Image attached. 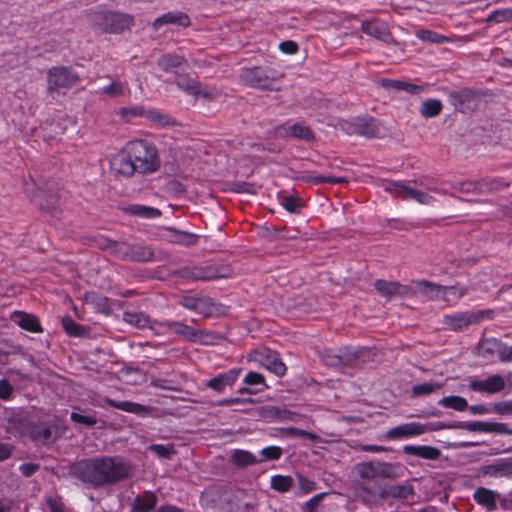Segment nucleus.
Listing matches in <instances>:
<instances>
[{"instance_id":"e433bc0d","label":"nucleus","mask_w":512,"mask_h":512,"mask_svg":"<svg viewBox=\"0 0 512 512\" xmlns=\"http://www.w3.org/2000/svg\"><path fill=\"white\" fill-rule=\"evenodd\" d=\"M177 87L187 94L194 95L199 91V83L185 74H180L175 79Z\"/></svg>"},{"instance_id":"dca6fc26","label":"nucleus","mask_w":512,"mask_h":512,"mask_svg":"<svg viewBox=\"0 0 512 512\" xmlns=\"http://www.w3.org/2000/svg\"><path fill=\"white\" fill-rule=\"evenodd\" d=\"M375 289L381 296L387 299H390L394 296L404 297L410 292V289L407 286H404L398 282H388L385 280H377L375 282Z\"/></svg>"},{"instance_id":"cd10ccee","label":"nucleus","mask_w":512,"mask_h":512,"mask_svg":"<svg viewBox=\"0 0 512 512\" xmlns=\"http://www.w3.org/2000/svg\"><path fill=\"white\" fill-rule=\"evenodd\" d=\"M414 490L411 485H391L380 493V498L385 499L388 497L396 499H408L413 496Z\"/></svg>"},{"instance_id":"09e8293b","label":"nucleus","mask_w":512,"mask_h":512,"mask_svg":"<svg viewBox=\"0 0 512 512\" xmlns=\"http://www.w3.org/2000/svg\"><path fill=\"white\" fill-rule=\"evenodd\" d=\"M260 455L262 456L259 458L261 462L268 460H278L282 455V449L278 446H268L260 451Z\"/></svg>"},{"instance_id":"2f4dec72","label":"nucleus","mask_w":512,"mask_h":512,"mask_svg":"<svg viewBox=\"0 0 512 512\" xmlns=\"http://www.w3.org/2000/svg\"><path fill=\"white\" fill-rule=\"evenodd\" d=\"M167 238L169 241L190 246L194 245L197 242V236L185 231H179L173 228H169Z\"/></svg>"},{"instance_id":"052dcab7","label":"nucleus","mask_w":512,"mask_h":512,"mask_svg":"<svg viewBox=\"0 0 512 512\" xmlns=\"http://www.w3.org/2000/svg\"><path fill=\"white\" fill-rule=\"evenodd\" d=\"M181 305L193 311H199L203 305V300L194 297H183Z\"/></svg>"},{"instance_id":"7ed1b4c3","label":"nucleus","mask_w":512,"mask_h":512,"mask_svg":"<svg viewBox=\"0 0 512 512\" xmlns=\"http://www.w3.org/2000/svg\"><path fill=\"white\" fill-rule=\"evenodd\" d=\"M240 78L245 85L255 89L279 90L276 73L270 68H245L242 69Z\"/></svg>"},{"instance_id":"4c0bfd02","label":"nucleus","mask_w":512,"mask_h":512,"mask_svg":"<svg viewBox=\"0 0 512 512\" xmlns=\"http://www.w3.org/2000/svg\"><path fill=\"white\" fill-rule=\"evenodd\" d=\"M438 404L456 411H464L468 407L466 399L460 396L443 397Z\"/></svg>"},{"instance_id":"603ef678","label":"nucleus","mask_w":512,"mask_h":512,"mask_svg":"<svg viewBox=\"0 0 512 512\" xmlns=\"http://www.w3.org/2000/svg\"><path fill=\"white\" fill-rule=\"evenodd\" d=\"M171 321H151L148 325V328H150L156 335H170L171 332Z\"/></svg>"},{"instance_id":"9b49d317","label":"nucleus","mask_w":512,"mask_h":512,"mask_svg":"<svg viewBox=\"0 0 512 512\" xmlns=\"http://www.w3.org/2000/svg\"><path fill=\"white\" fill-rule=\"evenodd\" d=\"M118 253L124 260H131L137 262L151 261L154 257V251L151 247L134 244V245H121Z\"/></svg>"},{"instance_id":"a878e982","label":"nucleus","mask_w":512,"mask_h":512,"mask_svg":"<svg viewBox=\"0 0 512 512\" xmlns=\"http://www.w3.org/2000/svg\"><path fill=\"white\" fill-rule=\"evenodd\" d=\"M14 322L22 329L29 332L38 333L42 331L38 318L33 314L24 312L15 313Z\"/></svg>"},{"instance_id":"864d4df0","label":"nucleus","mask_w":512,"mask_h":512,"mask_svg":"<svg viewBox=\"0 0 512 512\" xmlns=\"http://www.w3.org/2000/svg\"><path fill=\"white\" fill-rule=\"evenodd\" d=\"M417 36L419 37V39L422 42L435 43V44H442V43L454 41L450 37H447L443 34H417Z\"/></svg>"},{"instance_id":"473e14b6","label":"nucleus","mask_w":512,"mask_h":512,"mask_svg":"<svg viewBox=\"0 0 512 512\" xmlns=\"http://www.w3.org/2000/svg\"><path fill=\"white\" fill-rule=\"evenodd\" d=\"M144 118L161 127L173 125L175 123L174 119L170 115L162 113L157 109H146Z\"/></svg>"},{"instance_id":"2eb2a0df","label":"nucleus","mask_w":512,"mask_h":512,"mask_svg":"<svg viewBox=\"0 0 512 512\" xmlns=\"http://www.w3.org/2000/svg\"><path fill=\"white\" fill-rule=\"evenodd\" d=\"M241 369H230L225 373L218 374L214 378L207 381L206 386L216 392H223L227 386H232L240 375Z\"/></svg>"},{"instance_id":"f03ea898","label":"nucleus","mask_w":512,"mask_h":512,"mask_svg":"<svg viewBox=\"0 0 512 512\" xmlns=\"http://www.w3.org/2000/svg\"><path fill=\"white\" fill-rule=\"evenodd\" d=\"M126 153L133 161L137 173L148 174L155 172L160 165L157 150L144 140H134L126 145Z\"/></svg>"},{"instance_id":"ea45409f","label":"nucleus","mask_w":512,"mask_h":512,"mask_svg":"<svg viewBox=\"0 0 512 512\" xmlns=\"http://www.w3.org/2000/svg\"><path fill=\"white\" fill-rule=\"evenodd\" d=\"M128 211L132 215L146 219L156 218L161 215L158 209L144 205H132L129 207Z\"/></svg>"},{"instance_id":"aec40b11","label":"nucleus","mask_w":512,"mask_h":512,"mask_svg":"<svg viewBox=\"0 0 512 512\" xmlns=\"http://www.w3.org/2000/svg\"><path fill=\"white\" fill-rule=\"evenodd\" d=\"M230 462L238 469H244L249 466L261 463L259 457L252 452L243 449H234L230 454Z\"/></svg>"},{"instance_id":"37998d69","label":"nucleus","mask_w":512,"mask_h":512,"mask_svg":"<svg viewBox=\"0 0 512 512\" xmlns=\"http://www.w3.org/2000/svg\"><path fill=\"white\" fill-rule=\"evenodd\" d=\"M62 326L65 332L70 336L80 337L86 333L85 328L75 323L70 316L62 318Z\"/></svg>"},{"instance_id":"69168bd1","label":"nucleus","mask_w":512,"mask_h":512,"mask_svg":"<svg viewBox=\"0 0 512 512\" xmlns=\"http://www.w3.org/2000/svg\"><path fill=\"white\" fill-rule=\"evenodd\" d=\"M360 132L366 137H373L377 132L375 121L373 119L365 121L363 123V128L360 130Z\"/></svg>"},{"instance_id":"6e6552de","label":"nucleus","mask_w":512,"mask_h":512,"mask_svg":"<svg viewBox=\"0 0 512 512\" xmlns=\"http://www.w3.org/2000/svg\"><path fill=\"white\" fill-rule=\"evenodd\" d=\"M79 77L70 68L53 67L48 71V90L67 89L77 83Z\"/></svg>"},{"instance_id":"6e6d98bb","label":"nucleus","mask_w":512,"mask_h":512,"mask_svg":"<svg viewBox=\"0 0 512 512\" xmlns=\"http://www.w3.org/2000/svg\"><path fill=\"white\" fill-rule=\"evenodd\" d=\"M149 450L165 459H170L171 456L175 453L172 446H166L162 444H152L149 446Z\"/></svg>"},{"instance_id":"f704fd0d","label":"nucleus","mask_w":512,"mask_h":512,"mask_svg":"<svg viewBox=\"0 0 512 512\" xmlns=\"http://www.w3.org/2000/svg\"><path fill=\"white\" fill-rule=\"evenodd\" d=\"M183 63V58L178 55L166 54L157 60V65L165 72H174Z\"/></svg>"},{"instance_id":"c85d7f7f","label":"nucleus","mask_w":512,"mask_h":512,"mask_svg":"<svg viewBox=\"0 0 512 512\" xmlns=\"http://www.w3.org/2000/svg\"><path fill=\"white\" fill-rule=\"evenodd\" d=\"M170 328V334L181 336L184 339L192 342L197 341L199 339V336L201 335L200 331L179 321H171Z\"/></svg>"},{"instance_id":"412c9836","label":"nucleus","mask_w":512,"mask_h":512,"mask_svg":"<svg viewBox=\"0 0 512 512\" xmlns=\"http://www.w3.org/2000/svg\"><path fill=\"white\" fill-rule=\"evenodd\" d=\"M378 84L388 90L405 91L409 94H418L424 90V86H419L396 79L383 78L378 81Z\"/></svg>"},{"instance_id":"6ab92c4d","label":"nucleus","mask_w":512,"mask_h":512,"mask_svg":"<svg viewBox=\"0 0 512 512\" xmlns=\"http://www.w3.org/2000/svg\"><path fill=\"white\" fill-rule=\"evenodd\" d=\"M105 25L109 26L112 32L128 30L133 25V17L118 12H110L105 16Z\"/></svg>"},{"instance_id":"49530a36","label":"nucleus","mask_w":512,"mask_h":512,"mask_svg":"<svg viewBox=\"0 0 512 512\" xmlns=\"http://www.w3.org/2000/svg\"><path fill=\"white\" fill-rule=\"evenodd\" d=\"M472 94L468 90L455 91L450 94L451 102L458 110H464V102L471 98Z\"/></svg>"},{"instance_id":"f257e3e1","label":"nucleus","mask_w":512,"mask_h":512,"mask_svg":"<svg viewBox=\"0 0 512 512\" xmlns=\"http://www.w3.org/2000/svg\"><path fill=\"white\" fill-rule=\"evenodd\" d=\"M70 473L85 484L100 487L129 477L130 466L120 457L103 456L74 463Z\"/></svg>"},{"instance_id":"79ce46f5","label":"nucleus","mask_w":512,"mask_h":512,"mask_svg":"<svg viewBox=\"0 0 512 512\" xmlns=\"http://www.w3.org/2000/svg\"><path fill=\"white\" fill-rule=\"evenodd\" d=\"M442 300L448 304L456 303L464 294L465 289L456 286H442Z\"/></svg>"},{"instance_id":"bf43d9fd","label":"nucleus","mask_w":512,"mask_h":512,"mask_svg":"<svg viewBox=\"0 0 512 512\" xmlns=\"http://www.w3.org/2000/svg\"><path fill=\"white\" fill-rule=\"evenodd\" d=\"M492 411L501 415H512V400L495 403Z\"/></svg>"},{"instance_id":"338daca9","label":"nucleus","mask_w":512,"mask_h":512,"mask_svg":"<svg viewBox=\"0 0 512 512\" xmlns=\"http://www.w3.org/2000/svg\"><path fill=\"white\" fill-rule=\"evenodd\" d=\"M279 49L285 54H295L298 51V45L292 40L284 41L279 44Z\"/></svg>"},{"instance_id":"e2e57ef3","label":"nucleus","mask_w":512,"mask_h":512,"mask_svg":"<svg viewBox=\"0 0 512 512\" xmlns=\"http://www.w3.org/2000/svg\"><path fill=\"white\" fill-rule=\"evenodd\" d=\"M145 112H146V109L141 106H136V107H132V108L124 107V108H121V110H120V114L126 118L137 117V116L144 117Z\"/></svg>"},{"instance_id":"4d7b16f0","label":"nucleus","mask_w":512,"mask_h":512,"mask_svg":"<svg viewBox=\"0 0 512 512\" xmlns=\"http://www.w3.org/2000/svg\"><path fill=\"white\" fill-rule=\"evenodd\" d=\"M70 418L73 422L83 424L85 426H94L97 422L95 416L83 415L77 412H72Z\"/></svg>"},{"instance_id":"774afa93","label":"nucleus","mask_w":512,"mask_h":512,"mask_svg":"<svg viewBox=\"0 0 512 512\" xmlns=\"http://www.w3.org/2000/svg\"><path fill=\"white\" fill-rule=\"evenodd\" d=\"M13 387L7 380H0V398L7 400L11 396Z\"/></svg>"},{"instance_id":"ddd939ff","label":"nucleus","mask_w":512,"mask_h":512,"mask_svg":"<svg viewBox=\"0 0 512 512\" xmlns=\"http://www.w3.org/2000/svg\"><path fill=\"white\" fill-rule=\"evenodd\" d=\"M277 134L282 137H292L304 141H312L315 138L313 131L304 122H297L289 127H280Z\"/></svg>"},{"instance_id":"7c9ffc66","label":"nucleus","mask_w":512,"mask_h":512,"mask_svg":"<svg viewBox=\"0 0 512 512\" xmlns=\"http://www.w3.org/2000/svg\"><path fill=\"white\" fill-rule=\"evenodd\" d=\"M485 474L494 477L509 476L512 474V462L507 459H501L485 467Z\"/></svg>"},{"instance_id":"20e7f679","label":"nucleus","mask_w":512,"mask_h":512,"mask_svg":"<svg viewBox=\"0 0 512 512\" xmlns=\"http://www.w3.org/2000/svg\"><path fill=\"white\" fill-rule=\"evenodd\" d=\"M354 473L359 478L354 483V490L364 503L371 504L376 500L375 491L365 484V481L372 480L377 477L375 462H361L354 466Z\"/></svg>"},{"instance_id":"b1692460","label":"nucleus","mask_w":512,"mask_h":512,"mask_svg":"<svg viewBox=\"0 0 512 512\" xmlns=\"http://www.w3.org/2000/svg\"><path fill=\"white\" fill-rule=\"evenodd\" d=\"M403 451L407 455L417 456L423 459L435 460L440 456V451L432 446L421 445H405Z\"/></svg>"},{"instance_id":"4be33fe9","label":"nucleus","mask_w":512,"mask_h":512,"mask_svg":"<svg viewBox=\"0 0 512 512\" xmlns=\"http://www.w3.org/2000/svg\"><path fill=\"white\" fill-rule=\"evenodd\" d=\"M157 504V496L151 491L138 495L132 503V512H150Z\"/></svg>"},{"instance_id":"1a4fd4ad","label":"nucleus","mask_w":512,"mask_h":512,"mask_svg":"<svg viewBox=\"0 0 512 512\" xmlns=\"http://www.w3.org/2000/svg\"><path fill=\"white\" fill-rule=\"evenodd\" d=\"M486 312L484 311H466V312H457L451 315H445L443 317V323L454 331H460L467 328L470 325H474L479 323Z\"/></svg>"},{"instance_id":"58836bf2","label":"nucleus","mask_w":512,"mask_h":512,"mask_svg":"<svg viewBox=\"0 0 512 512\" xmlns=\"http://www.w3.org/2000/svg\"><path fill=\"white\" fill-rule=\"evenodd\" d=\"M271 488L277 492L285 493L293 485V479L290 476L274 475L270 481Z\"/></svg>"},{"instance_id":"bb28decb","label":"nucleus","mask_w":512,"mask_h":512,"mask_svg":"<svg viewBox=\"0 0 512 512\" xmlns=\"http://www.w3.org/2000/svg\"><path fill=\"white\" fill-rule=\"evenodd\" d=\"M377 477L399 478L403 474V467L400 464L389 462H375Z\"/></svg>"},{"instance_id":"f8f14e48","label":"nucleus","mask_w":512,"mask_h":512,"mask_svg":"<svg viewBox=\"0 0 512 512\" xmlns=\"http://www.w3.org/2000/svg\"><path fill=\"white\" fill-rule=\"evenodd\" d=\"M505 383L506 381L501 375L495 374L483 380L472 379L469 387L476 392L494 394L502 391Z\"/></svg>"},{"instance_id":"0eeeda50","label":"nucleus","mask_w":512,"mask_h":512,"mask_svg":"<svg viewBox=\"0 0 512 512\" xmlns=\"http://www.w3.org/2000/svg\"><path fill=\"white\" fill-rule=\"evenodd\" d=\"M384 188L395 196L401 197L404 200H414L422 205H429L433 201V197L428 193L410 187L403 182H388Z\"/></svg>"},{"instance_id":"72a5a7b5","label":"nucleus","mask_w":512,"mask_h":512,"mask_svg":"<svg viewBox=\"0 0 512 512\" xmlns=\"http://www.w3.org/2000/svg\"><path fill=\"white\" fill-rule=\"evenodd\" d=\"M123 320L136 328H146L150 324V318L143 312L126 311Z\"/></svg>"},{"instance_id":"680f3d73","label":"nucleus","mask_w":512,"mask_h":512,"mask_svg":"<svg viewBox=\"0 0 512 512\" xmlns=\"http://www.w3.org/2000/svg\"><path fill=\"white\" fill-rule=\"evenodd\" d=\"M288 432L292 436L306 438V439H309L312 442H318L320 440V437L318 435L313 434V433L308 432V431H305V430H302V429L290 428L288 430Z\"/></svg>"},{"instance_id":"13d9d810","label":"nucleus","mask_w":512,"mask_h":512,"mask_svg":"<svg viewBox=\"0 0 512 512\" xmlns=\"http://www.w3.org/2000/svg\"><path fill=\"white\" fill-rule=\"evenodd\" d=\"M221 94L220 90L216 87H201L199 85V91L194 94V96H200L202 98L213 100L219 97Z\"/></svg>"},{"instance_id":"5fc2aeb1","label":"nucleus","mask_w":512,"mask_h":512,"mask_svg":"<svg viewBox=\"0 0 512 512\" xmlns=\"http://www.w3.org/2000/svg\"><path fill=\"white\" fill-rule=\"evenodd\" d=\"M309 181L313 184H320V183L341 184V183L347 182V180L342 177L322 176V175L311 176L309 178Z\"/></svg>"},{"instance_id":"8fccbe9b","label":"nucleus","mask_w":512,"mask_h":512,"mask_svg":"<svg viewBox=\"0 0 512 512\" xmlns=\"http://www.w3.org/2000/svg\"><path fill=\"white\" fill-rule=\"evenodd\" d=\"M243 382L251 388H252V386H258V385H262L263 388H267L264 376L257 372H252V371L248 372L245 375Z\"/></svg>"},{"instance_id":"4468645a","label":"nucleus","mask_w":512,"mask_h":512,"mask_svg":"<svg viewBox=\"0 0 512 512\" xmlns=\"http://www.w3.org/2000/svg\"><path fill=\"white\" fill-rule=\"evenodd\" d=\"M104 401L113 408L125 411L127 413L135 414L140 417L150 416L153 411L152 407L145 406L136 402L115 401L110 398H105Z\"/></svg>"},{"instance_id":"de8ad7c7","label":"nucleus","mask_w":512,"mask_h":512,"mask_svg":"<svg viewBox=\"0 0 512 512\" xmlns=\"http://www.w3.org/2000/svg\"><path fill=\"white\" fill-rule=\"evenodd\" d=\"M441 384L437 383H421L412 387V393L415 396L429 395L441 388Z\"/></svg>"},{"instance_id":"f3484780","label":"nucleus","mask_w":512,"mask_h":512,"mask_svg":"<svg viewBox=\"0 0 512 512\" xmlns=\"http://www.w3.org/2000/svg\"><path fill=\"white\" fill-rule=\"evenodd\" d=\"M443 288L433 282L426 280L416 281L413 283V292L428 300L442 299Z\"/></svg>"},{"instance_id":"c9c22d12","label":"nucleus","mask_w":512,"mask_h":512,"mask_svg":"<svg viewBox=\"0 0 512 512\" xmlns=\"http://www.w3.org/2000/svg\"><path fill=\"white\" fill-rule=\"evenodd\" d=\"M223 273L218 272L214 267L196 268L191 272L190 277L194 280L209 281L224 277Z\"/></svg>"},{"instance_id":"c03bdc74","label":"nucleus","mask_w":512,"mask_h":512,"mask_svg":"<svg viewBox=\"0 0 512 512\" xmlns=\"http://www.w3.org/2000/svg\"><path fill=\"white\" fill-rule=\"evenodd\" d=\"M281 205L285 210L294 214L300 213L303 207L301 200L293 195L283 196L281 198Z\"/></svg>"},{"instance_id":"3c124183","label":"nucleus","mask_w":512,"mask_h":512,"mask_svg":"<svg viewBox=\"0 0 512 512\" xmlns=\"http://www.w3.org/2000/svg\"><path fill=\"white\" fill-rule=\"evenodd\" d=\"M34 438L43 443L52 441V428L47 425H41L34 430Z\"/></svg>"},{"instance_id":"c756f323","label":"nucleus","mask_w":512,"mask_h":512,"mask_svg":"<svg viewBox=\"0 0 512 512\" xmlns=\"http://www.w3.org/2000/svg\"><path fill=\"white\" fill-rule=\"evenodd\" d=\"M113 170L123 176H132L137 172L136 167L133 165V161H130V157L127 156H118L112 161Z\"/></svg>"},{"instance_id":"a19ab883","label":"nucleus","mask_w":512,"mask_h":512,"mask_svg":"<svg viewBox=\"0 0 512 512\" xmlns=\"http://www.w3.org/2000/svg\"><path fill=\"white\" fill-rule=\"evenodd\" d=\"M442 110V103L437 99L424 101L421 105L420 113L426 118L437 116Z\"/></svg>"},{"instance_id":"a211bd4d","label":"nucleus","mask_w":512,"mask_h":512,"mask_svg":"<svg viewBox=\"0 0 512 512\" xmlns=\"http://www.w3.org/2000/svg\"><path fill=\"white\" fill-rule=\"evenodd\" d=\"M190 23L189 17L182 12H168L156 18L153 22V29L159 30L166 24H173L177 27L186 28Z\"/></svg>"},{"instance_id":"0e129e2a","label":"nucleus","mask_w":512,"mask_h":512,"mask_svg":"<svg viewBox=\"0 0 512 512\" xmlns=\"http://www.w3.org/2000/svg\"><path fill=\"white\" fill-rule=\"evenodd\" d=\"M512 16L510 10H497L488 17V21L501 23L509 20Z\"/></svg>"},{"instance_id":"39448f33","label":"nucleus","mask_w":512,"mask_h":512,"mask_svg":"<svg viewBox=\"0 0 512 512\" xmlns=\"http://www.w3.org/2000/svg\"><path fill=\"white\" fill-rule=\"evenodd\" d=\"M443 423H420L409 422L395 426L385 432L383 435L386 440H401L420 436L426 432L439 431L447 428Z\"/></svg>"},{"instance_id":"423d86ee","label":"nucleus","mask_w":512,"mask_h":512,"mask_svg":"<svg viewBox=\"0 0 512 512\" xmlns=\"http://www.w3.org/2000/svg\"><path fill=\"white\" fill-rule=\"evenodd\" d=\"M249 362H255L263 366L277 376H283L286 373V366L278 357V354L268 348H258L250 352L247 356Z\"/></svg>"},{"instance_id":"5701e85b","label":"nucleus","mask_w":512,"mask_h":512,"mask_svg":"<svg viewBox=\"0 0 512 512\" xmlns=\"http://www.w3.org/2000/svg\"><path fill=\"white\" fill-rule=\"evenodd\" d=\"M473 498L479 505L485 507L488 511H494L497 508V493L493 490L480 487L474 491Z\"/></svg>"},{"instance_id":"a18cd8bd","label":"nucleus","mask_w":512,"mask_h":512,"mask_svg":"<svg viewBox=\"0 0 512 512\" xmlns=\"http://www.w3.org/2000/svg\"><path fill=\"white\" fill-rule=\"evenodd\" d=\"M126 89L127 87L123 82L119 80H113L109 85L105 86L101 90V93L110 97H119L124 95Z\"/></svg>"},{"instance_id":"9d476101","label":"nucleus","mask_w":512,"mask_h":512,"mask_svg":"<svg viewBox=\"0 0 512 512\" xmlns=\"http://www.w3.org/2000/svg\"><path fill=\"white\" fill-rule=\"evenodd\" d=\"M449 428L464 429L470 432H483V433H497L512 435V429H509L506 424L498 422L487 421H472V422H458L454 425H447Z\"/></svg>"},{"instance_id":"393cba45","label":"nucleus","mask_w":512,"mask_h":512,"mask_svg":"<svg viewBox=\"0 0 512 512\" xmlns=\"http://www.w3.org/2000/svg\"><path fill=\"white\" fill-rule=\"evenodd\" d=\"M502 345L503 343L495 338L484 339L478 344V355L485 359H491L495 354L500 357Z\"/></svg>"}]
</instances>
